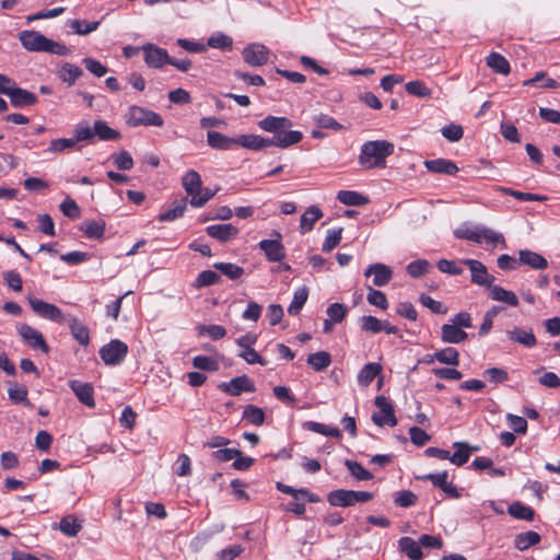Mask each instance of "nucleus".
Wrapping results in <instances>:
<instances>
[{
  "label": "nucleus",
  "instance_id": "nucleus-1",
  "mask_svg": "<svg viewBox=\"0 0 560 560\" xmlns=\"http://www.w3.org/2000/svg\"><path fill=\"white\" fill-rule=\"evenodd\" d=\"M292 126V121L287 117L269 115L258 121V127L264 131L273 133L271 139L257 135H240L237 136V145L254 151H259L272 145L282 149L291 147L303 139L301 131L290 130Z\"/></svg>",
  "mask_w": 560,
  "mask_h": 560
},
{
  "label": "nucleus",
  "instance_id": "nucleus-2",
  "mask_svg": "<svg viewBox=\"0 0 560 560\" xmlns=\"http://www.w3.org/2000/svg\"><path fill=\"white\" fill-rule=\"evenodd\" d=\"M394 148L387 140L366 141L361 145L359 164L365 170L383 168L386 159L394 153Z\"/></svg>",
  "mask_w": 560,
  "mask_h": 560
},
{
  "label": "nucleus",
  "instance_id": "nucleus-3",
  "mask_svg": "<svg viewBox=\"0 0 560 560\" xmlns=\"http://www.w3.org/2000/svg\"><path fill=\"white\" fill-rule=\"evenodd\" d=\"M22 46L28 51H45L55 55H66L67 47L51 40L36 31H22L19 34Z\"/></svg>",
  "mask_w": 560,
  "mask_h": 560
},
{
  "label": "nucleus",
  "instance_id": "nucleus-4",
  "mask_svg": "<svg viewBox=\"0 0 560 560\" xmlns=\"http://www.w3.org/2000/svg\"><path fill=\"white\" fill-rule=\"evenodd\" d=\"M128 353V346L119 339H113L100 349V357L106 365L120 364Z\"/></svg>",
  "mask_w": 560,
  "mask_h": 560
},
{
  "label": "nucleus",
  "instance_id": "nucleus-5",
  "mask_svg": "<svg viewBox=\"0 0 560 560\" xmlns=\"http://www.w3.org/2000/svg\"><path fill=\"white\" fill-rule=\"evenodd\" d=\"M128 125L137 126H155L162 127L164 120L162 116L153 110L140 106H131L129 109Z\"/></svg>",
  "mask_w": 560,
  "mask_h": 560
},
{
  "label": "nucleus",
  "instance_id": "nucleus-6",
  "mask_svg": "<svg viewBox=\"0 0 560 560\" xmlns=\"http://www.w3.org/2000/svg\"><path fill=\"white\" fill-rule=\"evenodd\" d=\"M27 301L31 308L37 316L56 324H63L66 322V315L56 305L34 296H28Z\"/></svg>",
  "mask_w": 560,
  "mask_h": 560
},
{
  "label": "nucleus",
  "instance_id": "nucleus-7",
  "mask_svg": "<svg viewBox=\"0 0 560 560\" xmlns=\"http://www.w3.org/2000/svg\"><path fill=\"white\" fill-rule=\"evenodd\" d=\"M271 235L275 237L273 240H261L258 247L264 252L268 261H281L285 257V248L281 242L282 235L276 230L272 231Z\"/></svg>",
  "mask_w": 560,
  "mask_h": 560
},
{
  "label": "nucleus",
  "instance_id": "nucleus-8",
  "mask_svg": "<svg viewBox=\"0 0 560 560\" xmlns=\"http://www.w3.org/2000/svg\"><path fill=\"white\" fill-rule=\"evenodd\" d=\"M218 388L230 396H240L242 393L256 390L254 381L245 374L233 377L230 382L220 383Z\"/></svg>",
  "mask_w": 560,
  "mask_h": 560
},
{
  "label": "nucleus",
  "instance_id": "nucleus-9",
  "mask_svg": "<svg viewBox=\"0 0 560 560\" xmlns=\"http://www.w3.org/2000/svg\"><path fill=\"white\" fill-rule=\"evenodd\" d=\"M374 404L380 408L381 413L374 412L372 415V421L378 427H383L384 424L395 427L397 424V418L394 407L388 399L381 395L375 398Z\"/></svg>",
  "mask_w": 560,
  "mask_h": 560
},
{
  "label": "nucleus",
  "instance_id": "nucleus-10",
  "mask_svg": "<svg viewBox=\"0 0 560 560\" xmlns=\"http://www.w3.org/2000/svg\"><path fill=\"white\" fill-rule=\"evenodd\" d=\"M269 49L260 43H252L242 51L243 60L250 67H261L269 60Z\"/></svg>",
  "mask_w": 560,
  "mask_h": 560
},
{
  "label": "nucleus",
  "instance_id": "nucleus-11",
  "mask_svg": "<svg viewBox=\"0 0 560 560\" xmlns=\"http://www.w3.org/2000/svg\"><path fill=\"white\" fill-rule=\"evenodd\" d=\"M141 49L143 51L144 62L148 67L161 69L165 65H168L171 56L166 49L151 43L141 46Z\"/></svg>",
  "mask_w": 560,
  "mask_h": 560
},
{
  "label": "nucleus",
  "instance_id": "nucleus-12",
  "mask_svg": "<svg viewBox=\"0 0 560 560\" xmlns=\"http://www.w3.org/2000/svg\"><path fill=\"white\" fill-rule=\"evenodd\" d=\"M460 264L467 266L471 272V282L481 287L490 288L494 277L490 275L487 267L476 259H463Z\"/></svg>",
  "mask_w": 560,
  "mask_h": 560
},
{
  "label": "nucleus",
  "instance_id": "nucleus-13",
  "mask_svg": "<svg viewBox=\"0 0 560 560\" xmlns=\"http://www.w3.org/2000/svg\"><path fill=\"white\" fill-rule=\"evenodd\" d=\"M365 277L373 276V284L375 287H384L393 278V270L389 266L382 264V262H375L370 265L364 270Z\"/></svg>",
  "mask_w": 560,
  "mask_h": 560
},
{
  "label": "nucleus",
  "instance_id": "nucleus-14",
  "mask_svg": "<svg viewBox=\"0 0 560 560\" xmlns=\"http://www.w3.org/2000/svg\"><path fill=\"white\" fill-rule=\"evenodd\" d=\"M206 232L210 237L226 243L235 238L240 231L231 223H220L207 226Z\"/></svg>",
  "mask_w": 560,
  "mask_h": 560
},
{
  "label": "nucleus",
  "instance_id": "nucleus-15",
  "mask_svg": "<svg viewBox=\"0 0 560 560\" xmlns=\"http://www.w3.org/2000/svg\"><path fill=\"white\" fill-rule=\"evenodd\" d=\"M19 334L28 346L34 349H40L43 352H48V346L43 335L32 326L23 324L19 327Z\"/></svg>",
  "mask_w": 560,
  "mask_h": 560
},
{
  "label": "nucleus",
  "instance_id": "nucleus-16",
  "mask_svg": "<svg viewBox=\"0 0 560 560\" xmlns=\"http://www.w3.org/2000/svg\"><path fill=\"white\" fill-rule=\"evenodd\" d=\"M331 506L349 508L357 504L355 490L336 489L327 494Z\"/></svg>",
  "mask_w": 560,
  "mask_h": 560
},
{
  "label": "nucleus",
  "instance_id": "nucleus-17",
  "mask_svg": "<svg viewBox=\"0 0 560 560\" xmlns=\"http://www.w3.org/2000/svg\"><path fill=\"white\" fill-rule=\"evenodd\" d=\"M207 143L215 150H233L237 147V137H228L221 132L209 130L207 132Z\"/></svg>",
  "mask_w": 560,
  "mask_h": 560
},
{
  "label": "nucleus",
  "instance_id": "nucleus-18",
  "mask_svg": "<svg viewBox=\"0 0 560 560\" xmlns=\"http://www.w3.org/2000/svg\"><path fill=\"white\" fill-rule=\"evenodd\" d=\"M72 393H74L79 401L84 406L89 408L95 407L94 387L91 383L72 381Z\"/></svg>",
  "mask_w": 560,
  "mask_h": 560
},
{
  "label": "nucleus",
  "instance_id": "nucleus-19",
  "mask_svg": "<svg viewBox=\"0 0 560 560\" xmlns=\"http://www.w3.org/2000/svg\"><path fill=\"white\" fill-rule=\"evenodd\" d=\"M424 166L429 172L435 174L455 175L458 167L455 162L446 159H434L424 161Z\"/></svg>",
  "mask_w": 560,
  "mask_h": 560
},
{
  "label": "nucleus",
  "instance_id": "nucleus-20",
  "mask_svg": "<svg viewBox=\"0 0 560 560\" xmlns=\"http://www.w3.org/2000/svg\"><path fill=\"white\" fill-rule=\"evenodd\" d=\"M518 264L529 266L536 270H544L548 267V261L544 256L529 249L518 252Z\"/></svg>",
  "mask_w": 560,
  "mask_h": 560
},
{
  "label": "nucleus",
  "instance_id": "nucleus-21",
  "mask_svg": "<svg viewBox=\"0 0 560 560\" xmlns=\"http://www.w3.org/2000/svg\"><path fill=\"white\" fill-rule=\"evenodd\" d=\"M506 335L511 341L517 342L526 348H533L537 343V339L532 329L524 330L520 327H514L508 330Z\"/></svg>",
  "mask_w": 560,
  "mask_h": 560
},
{
  "label": "nucleus",
  "instance_id": "nucleus-22",
  "mask_svg": "<svg viewBox=\"0 0 560 560\" xmlns=\"http://www.w3.org/2000/svg\"><path fill=\"white\" fill-rule=\"evenodd\" d=\"M453 447H455L456 451L452 455L450 454L448 460L456 466L466 464L469 459L470 452L478 451V447L470 446L467 442H455Z\"/></svg>",
  "mask_w": 560,
  "mask_h": 560
},
{
  "label": "nucleus",
  "instance_id": "nucleus-23",
  "mask_svg": "<svg viewBox=\"0 0 560 560\" xmlns=\"http://www.w3.org/2000/svg\"><path fill=\"white\" fill-rule=\"evenodd\" d=\"M398 547L411 560H421L423 558L420 541H416L411 537L404 536L399 538Z\"/></svg>",
  "mask_w": 560,
  "mask_h": 560
},
{
  "label": "nucleus",
  "instance_id": "nucleus-24",
  "mask_svg": "<svg viewBox=\"0 0 560 560\" xmlns=\"http://www.w3.org/2000/svg\"><path fill=\"white\" fill-rule=\"evenodd\" d=\"M93 133H95V139L101 141H116L121 138L120 131L109 127L104 120L94 121Z\"/></svg>",
  "mask_w": 560,
  "mask_h": 560
},
{
  "label": "nucleus",
  "instance_id": "nucleus-25",
  "mask_svg": "<svg viewBox=\"0 0 560 560\" xmlns=\"http://www.w3.org/2000/svg\"><path fill=\"white\" fill-rule=\"evenodd\" d=\"M468 337L464 329L458 328L453 323L444 324L441 327V339L446 343H460Z\"/></svg>",
  "mask_w": 560,
  "mask_h": 560
},
{
  "label": "nucleus",
  "instance_id": "nucleus-26",
  "mask_svg": "<svg viewBox=\"0 0 560 560\" xmlns=\"http://www.w3.org/2000/svg\"><path fill=\"white\" fill-rule=\"evenodd\" d=\"M182 185L187 195L194 198V196L200 194L202 180L198 172L189 170L184 174Z\"/></svg>",
  "mask_w": 560,
  "mask_h": 560
},
{
  "label": "nucleus",
  "instance_id": "nucleus-27",
  "mask_svg": "<svg viewBox=\"0 0 560 560\" xmlns=\"http://www.w3.org/2000/svg\"><path fill=\"white\" fill-rule=\"evenodd\" d=\"M489 295L492 300L503 302L512 307H516L520 304L518 298L512 291L505 290L500 285H491L489 288Z\"/></svg>",
  "mask_w": 560,
  "mask_h": 560
},
{
  "label": "nucleus",
  "instance_id": "nucleus-28",
  "mask_svg": "<svg viewBox=\"0 0 560 560\" xmlns=\"http://www.w3.org/2000/svg\"><path fill=\"white\" fill-rule=\"evenodd\" d=\"M8 96L14 107L33 105L37 100L35 94L18 86H15Z\"/></svg>",
  "mask_w": 560,
  "mask_h": 560
},
{
  "label": "nucleus",
  "instance_id": "nucleus-29",
  "mask_svg": "<svg viewBox=\"0 0 560 560\" xmlns=\"http://www.w3.org/2000/svg\"><path fill=\"white\" fill-rule=\"evenodd\" d=\"M79 230L84 233L88 238L101 240L105 232V222L102 220H86L79 225Z\"/></svg>",
  "mask_w": 560,
  "mask_h": 560
},
{
  "label": "nucleus",
  "instance_id": "nucleus-30",
  "mask_svg": "<svg viewBox=\"0 0 560 560\" xmlns=\"http://www.w3.org/2000/svg\"><path fill=\"white\" fill-rule=\"evenodd\" d=\"M187 198L176 199L173 202V206L166 211L159 214L158 220L160 222L174 221L180 217H183L186 207H187Z\"/></svg>",
  "mask_w": 560,
  "mask_h": 560
},
{
  "label": "nucleus",
  "instance_id": "nucleus-31",
  "mask_svg": "<svg viewBox=\"0 0 560 560\" xmlns=\"http://www.w3.org/2000/svg\"><path fill=\"white\" fill-rule=\"evenodd\" d=\"M323 217V211L317 206H310L301 215L300 228L302 233L313 230L314 224Z\"/></svg>",
  "mask_w": 560,
  "mask_h": 560
},
{
  "label": "nucleus",
  "instance_id": "nucleus-32",
  "mask_svg": "<svg viewBox=\"0 0 560 560\" xmlns=\"http://www.w3.org/2000/svg\"><path fill=\"white\" fill-rule=\"evenodd\" d=\"M382 369L380 363L371 362L365 364L358 373V383L364 387L369 386L381 374Z\"/></svg>",
  "mask_w": 560,
  "mask_h": 560
},
{
  "label": "nucleus",
  "instance_id": "nucleus-33",
  "mask_svg": "<svg viewBox=\"0 0 560 560\" xmlns=\"http://www.w3.org/2000/svg\"><path fill=\"white\" fill-rule=\"evenodd\" d=\"M337 200L346 206H364L369 202V198L358 191L340 190L337 194Z\"/></svg>",
  "mask_w": 560,
  "mask_h": 560
},
{
  "label": "nucleus",
  "instance_id": "nucleus-34",
  "mask_svg": "<svg viewBox=\"0 0 560 560\" xmlns=\"http://www.w3.org/2000/svg\"><path fill=\"white\" fill-rule=\"evenodd\" d=\"M487 66L495 73L509 74L511 71L508 59L499 52H491L486 59Z\"/></svg>",
  "mask_w": 560,
  "mask_h": 560
},
{
  "label": "nucleus",
  "instance_id": "nucleus-35",
  "mask_svg": "<svg viewBox=\"0 0 560 560\" xmlns=\"http://www.w3.org/2000/svg\"><path fill=\"white\" fill-rule=\"evenodd\" d=\"M541 537L538 533L528 530L525 533L517 534L514 539V546L520 551H524L532 546L539 544Z\"/></svg>",
  "mask_w": 560,
  "mask_h": 560
},
{
  "label": "nucleus",
  "instance_id": "nucleus-36",
  "mask_svg": "<svg viewBox=\"0 0 560 560\" xmlns=\"http://www.w3.org/2000/svg\"><path fill=\"white\" fill-rule=\"evenodd\" d=\"M316 372L325 371L331 364V355L327 351L311 353L306 360Z\"/></svg>",
  "mask_w": 560,
  "mask_h": 560
},
{
  "label": "nucleus",
  "instance_id": "nucleus-37",
  "mask_svg": "<svg viewBox=\"0 0 560 560\" xmlns=\"http://www.w3.org/2000/svg\"><path fill=\"white\" fill-rule=\"evenodd\" d=\"M303 428L308 431H312V432H315V433H318V434H322L325 436L336 438V439L341 438L340 430L337 427H329V425H326L320 422L306 421L303 424Z\"/></svg>",
  "mask_w": 560,
  "mask_h": 560
},
{
  "label": "nucleus",
  "instance_id": "nucleus-38",
  "mask_svg": "<svg viewBox=\"0 0 560 560\" xmlns=\"http://www.w3.org/2000/svg\"><path fill=\"white\" fill-rule=\"evenodd\" d=\"M509 514L516 520L533 521L535 517V511L522 502H513L508 508Z\"/></svg>",
  "mask_w": 560,
  "mask_h": 560
},
{
  "label": "nucleus",
  "instance_id": "nucleus-39",
  "mask_svg": "<svg viewBox=\"0 0 560 560\" xmlns=\"http://www.w3.org/2000/svg\"><path fill=\"white\" fill-rule=\"evenodd\" d=\"M213 268L230 280H238L245 273L244 268L233 262H215Z\"/></svg>",
  "mask_w": 560,
  "mask_h": 560
},
{
  "label": "nucleus",
  "instance_id": "nucleus-40",
  "mask_svg": "<svg viewBox=\"0 0 560 560\" xmlns=\"http://www.w3.org/2000/svg\"><path fill=\"white\" fill-rule=\"evenodd\" d=\"M95 140V133H93V126H90L89 122L82 121L75 126L74 137L72 139V147L77 142L88 141L93 143Z\"/></svg>",
  "mask_w": 560,
  "mask_h": 560
},
{
  "label": "nucleus",
  "instance_id": "nucleus-41",
  "mask_svg": "<svg viewBox=\"0 0 560 560\" xmlns=\"http://www.w3.org/2000/svg\"><path fill=\"white\" fill-rule=\"evenodd\" d=\"M265 411L255 405H246L243 410V419L256 427L265 422Z\"/></svg>",
  "mask_w": 560,
  "mask_h": 560
},
{
  "label": "nucleus",
  "instance_id": "nucleus-42",
  "mask_svg": "<svg viewBox=\"0 0 560 560\" xmlns=\"http://www.w3.org/2000/svg\"><path fill=\"white\" fill-rule=\"evenodd\" d=\"M308 298V289L306 287H302L296 290L293 295V300L288 307V313L292 316H296L300 314L302 307L306 303Z\"/></svg>",
  "mask_w": 560,
  "mask_h": 560
},
{
  "label": "nucleus",
  "instance_id": "nucleus-43",
  "mask_svg": "<svg viewBox=\"0 0 560 560\" xmlns=\"http://www.w3.org/2000/svg\"><path fill=\"white\" fill-rule=\"evenodd\" d=\"M345 466L353 478L359 481H366L373 479V474L365 469L359 462L346 459Z\"/></svg>",
  "mask_w": 560,
  "mask_h": 560
},
{
  "label": "nucleus",
  "instance_id": "nucleus-44",
  "mask_svg": "<svg viewBox=\"0 0 560 560\" xmlns=\"http://www.w3.org/2000/svg\"><path fill=\"white\" fill-rule=\"evenodd\" d=\"M434 358H436V361H439L442 364L454 366L459 364V353L453 347H447L434 352Z\"/></svg>",
  "mask_w": 560,
  "mask_h": 560
},
{
  "label": "nucleus",
  "instance_id": "nucleus-45",
  "mask_svg": "<svg viewBox=\"0 0 560 560\" xmlns=\"http://www.w3.org/2000/svg\"><path fill=\"white\" fill-rule=\"evenodd\" d=\"M538 83H541L540 86L546 89H557L559 86V83L555 79L547 77L546 71L536 72V74L533 78L525 80L523 82V85L534 86L537 85Z\"/></svg>",
  "mask_w": 560,
  "mask_h": 560
},
{
  "label": "nucleus",
  "instance_id": "nucleus-46",
  "mask_svg": "<svg viewBox=\"0 0 560 560\" xmlns=\"http://www.w3.org/2000/svg\"><path fill=\"white\" fill-rule=\"evenodd\" d=\"M206 46L221 50H232L233 39L223 33H217L208 38Z\"/></svg>",
  "mask_w": 560,
  "mask_h": 560
},
{
  "label": "nucleus",
  "instance_id": "nucleus-47",
  "mask_svg": "<svg viewBox=\"0 0 560 560\" xmlns=\"http://www.w3.org/2000/svg\"><path fill=\"white\" fill-rule=\"evenodd\" d=\"M431 264L427 259H416L407 265L406 271L410 277L417 279L428 273Z\"/></svg>",
  "mask_w": 560,
  "mask_h": 560
},
{
  "label": "nucleus",
  "instance_id": "nucleus-48",
  "mask_svg": "<svg viewBox=\"0 0 560 560\" xmlns=\"http://www.w3.org/2000/svg\"><path fill=\"white\" fill-rule=\"evenodd\" d=\"M220 282V276L213 270L201 271L194 282L196 289L210 287Z\"/></svg>",
  "mask_w": 560,
  "mask_h": 560
},
{
  "label": "nucleus",
  "instance_id": "nucleus-49",
  "mask_svg": "<svg viewBox=\"0 0 560 560\" xmlns=\"http://www.w3.org/2000/svg\"><path fill=\"white\" fill-rule=\"evenodd\" d=\"M366 300L371 305L377 306L385 311L388 308V301L386 294L380 290L368 287Z\"/></svg>",
  "mask_w": 560,
  "mask_h": 560
},
{
  "label": "nucleus",
  "instance_id": "nucleus-50",
  "mask_svg": "<svg viewBox=\"0 0 560 560\" xmlns=\"http://www.w3.org/2000/svg\"><path fill=\"white\" fill-rule=\"evenodd\" d=\"M192 365L194 368L201 370V371H208V372H215L219 370V362L207 355H197L192 359Z\"/></svg>",
  "mask_w": 560,
  "mask_h": 560
},
{
  "label": "nucleus",
  "instance_id": "nucleus-51",
  "mask_svg": "<svg viewBox=\"0 0 560 560\" xmlns=\"http://www.w3.org/2000/svg\"><path fill=\"white\" fill-rule=\"evenodd\" d=\"M72 337L81 345L89 346L90 343V330L86 326L78 323L77 319L72 318Z\"/></svg>",
  "mask_w": 560,
  "mask_h": 560
},
{
  "label": "nucleus",
  "instance_id": "nucleus-52",
  "mask_svg": "<svg viewBox=\"0 0 560 560\" xmlns=\"http://www.w3.org/2000/svg\"><path fill=\"white\" fill-rule=\"evenodd\" d=\"M406 92L418 97H431L432 91L422 81L415 80L406 84Z\"/></svg>",
  "mask_w": 560,
  "mask_h": 560
},
{
  "label": "nucleus",
  "instance_id": "nucleus-53",
  "mask_svg": "<svg viewBox=\"0 0 560 560\" xmlns=\"http://www.w3.org/2000/svg\"><path fill=\"white\" fill-rule=\"evenodd\" d=\"M417 500L418 497L410 490H401L394 494V503L400 508H410Z\"/></svg>",
  "mask_w": 560,
  "mask_h": 560
},
{
  "label": "nucleus",
  "instance_id": "nucleus-54",
  "mask_svg": "<svg viewBox=\"0 0 560 560\" xmlns=\"http://www.w3.org/2000/svg\"><path fill=\"white\" fill-rule=\"evenodd\" d=\"M100 21L72 20V31L78 35H88L97 30Z\"/></svg>",
  "mask_w": 560,
  "mask_h": 560
},
{
  "label": "nucleus",
  "instance_id": "nucleus-55",
  "mask_svg": "<svg viewBox=\"0 0 560 560\" xmlns=\"http://www.w3.org/2000/svg\"><path fill=\"white\" fill-rule=\"evenodd\" d=\"M342 228L328 230L327 235L323 243V252H331L341 241Z\"/></svg>",
  "mask_w": 560,
  "mask_h": 560
},
{
  "label": "nucleus",
  "instance_id": "nucleus-56",
  "mask_svg": "<svg viewBox=\"0 0 560 560\" xmlns=\"http://www.w3.org/2000/svg\"><path fill=\"white\" fill-rule=\"evenodd\" d=\"M82 63L89 72L97 78H102L108 72V68L94 58L85 57Z\"/></svg>",
  "mask_w": 560,
  "mask_h": 560
},
{
  "label": "nucleus",
  "instance_id": "nucleus-57",
  "mask_svg": "<svg viewBox=\"0 0 560 560\" xmlns=\"http://www.w3.org/2000/svg\"><path fill=\"white\" fill-rule=\"evenodd\" d=\"M197 329L199 335L207 334L212 340L222 339L226 335V329L221 325H200Z\"/></svg>",
  "mask_w": 560,
  "mask_h": 560
},
{
  "label": "nucleus",
  "instance_id": "nucleus-58",
  "mask_svg": "<svg viewBox=\"0 0 560 560\" xmlns=\"http://www.w3.org/2000/svg\"><path fill=\"white\" fill-rule=\"evenodd\" d=\"M361 329L372 334L382 331V320L372 315H364L360 318Z\"/></svg>",
  "mask_w": 560,
  "mask_h": 560
},
{
  "label": "nucleus",
  "instance_id": "nucleus-59",
  "mask_svg": "<svg viewBox=\"0 0 560 560\" xmlns=\"http://www.w3.org/2000/svg\"><path fill=\"white\" fill-rule=\"evenodd\" d=\"M483 376L493 384H502L509 380V374L504 369L490 368L483 371Z\"/></svg>",
  "mask_w": 560,
  "mask_h": 560
},
{
  "label": "nucleus",
  "instance_id": "nucleus-60",
  "mask_svg": "<svg viewBox=\"0 0 560 560\" xmlns=\"http://www.w3.org/2000/svg\"><path fill=\"white\" fill-rule=\"evenodd\" d=\"M237 355L245 360L248 364H260L262 366L268 364V361L262 358L254 348L247 347V349H242Z\"/></svg>",
  "mask_w": 560,
  "mask_h": 560
},
{
  "label": "nucleus",
  "instance_id": "nucleus-61",
  "mask_svg": "<svg viewBox=\"0 0 560 560\" xmlns=\"http://www.w3.org/2000/svg\"><path fill=\"white\" fill-rule=\"evenodd\" d=\"M419 302L423 306L428 307L434 314H446V312H447L446 306H444V304L442 302L435 301L430 295H427L424 293H422L419 296Z\"/></svg>",
  "mask_w": 560,
  "mask_h": 560
},
{
  "label": "nucleus",
  "instance_id": "nucleus-62",
  "mask_svg": "<svg viewBox=\"0 0 560 560\" xmlns=\"http://www.w3.org/2000/svg\"><path fill=\"white\" fill-rule=\"evenodd\" d=\"M327 315L334 323H340L343 320L348 313V308L342 303H332L327 307L326 311Z\"/></svg>",
  "mask_w": 560,
  "mask_h": 560
},
{
  "label": "nucleus",
  "instance_id": "nucleus-63",
  "mask_svg": "<svg viewBox=\"0 0 560 560\" xmlns=\"http://www.w3.org/2000/svg\"><path fill=\"white\" fill-rule=\"evenodd\" d=\"M318 128L340 130L342 126L331 116L326 114H318L313 117Z\"/></svg>",
  "mask_w": 560,
  "mask_h": 560
},
{
  "label": "nucleus",
  "instance_id": "nucleus-64",
  "mask_svg": "<svg viewBox=\"0 0 560 560\" xmlns=\"http://www.w3.org/2000/svg\"><path fill=\"white\" fill-rule=\"evenodd\" d=\"M442 135L451 142H457L463 138L464 130L460 125L450 124L442 128Z\"/></svg>",
  "mask_w": 560,
  "mask_h": 560
}]
</instances>
